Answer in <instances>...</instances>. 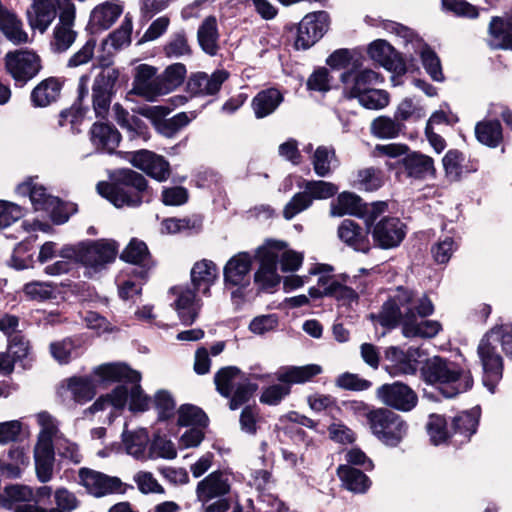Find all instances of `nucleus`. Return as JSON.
<instances>
[{
    "mask_svg": "<svg viewBox=\"0 0 512 512\" xmlns=\"http://www.w3.org/2000/svg\"><path fill=\"white\" fill-rule=\"evenodd\" d=\"M79 477L83 486L96 498L107 494L125 493V489H122L124 484L118 477L109 476L89 468H81Z\"/></svg>",
    "mask_w": 512,
    "mask_h": 512,
    "instance_id": "18",
    "label": "nucleus"
},
{
    "mask_svg": "<svg viewBox=\"0 0 512 512\" xmlns=\"http://www.w3.org/2000/svg\"><path fill=\"white\" fill-rule=\"evenodd\" d=\"M229 490L227 480L223 478L222 472L217 470L198 482L196 493L200 500H210L227 494Z\"/></svg>",
    "mask_w": 512,
    "mask_h": 512,
    "instance_id": "35",
    "label": "nucleus"
},
{
    "mask_svg": "<svg viewBox=\"0 0 512 512\" xmlns=\"http://www.w3.org/2000/svg\"><path fill=\"white\" fill-rule=\"evenodd\" d=\"M122 12L121 5L112 1H105L91 11L88 26L97 27L99 30H107L117 21Z\"/></svg>",
    "mask_w": 512,
    "mask_h": 512,
    "instance_id": "34",
    "label": "nucleus"
},
{
    "mask_svg": "<svg viewBox=\"0 0 512 512\" xmlns=\"http://www.w3.org/2000/svg\"><path fill=\"white\" fill-rule=\"evenodd\" d=\"M121 438L127 454L136 459H140L144 456L146 446L149 442L148 431L145 428L135 431L124 430Z\"/></svg>",
    "mask_w": 512,
    "mask_h": 512,
    "instance_id": "41",
    "label": "nucleus"
},
{
    "mask_svg": "<svg viewBox=\"0 0 512 512\" xmlns=\"http://www.w3.org/2000/svg\"><path fill=\"white\" fill-rule=\"evenodd\" d=\"M330 16L326 11L308 13L296 25V50H307L316 44L328 31Z\"/></svg>",
    "mask_w": 512,
    "mask_h": 512,
    "instance_id": "9",
    "label": "nucleus"
},
{
    "mask_svg": "<svg viewBox=\"0 0 512 512\" xmlns=\"http://www.w3.org/2000/svg\"><path fill=\"white\" fill-rule=\"evenodd\" d=\"M129 384H132L129 395V410L134 414L148 411L152 398L144 392L140 382H130Z\"/></svg>",
    "mask_w": 512,
    "mask_h": 512,
    "instance_id": "58",
    "label": "nucleus"
},
{
    "mask_svg": "<svg viewBox=\"0 0 512 512\" xmlns=\"http://www.w3.org/2000/svg\"><path fill=\"white\" fill-rule=\"evenodd\" d=\"M374 245L388 250L398 247L406 237V225L398 218L385 216L370 229Z\"/></svg>",
    "mask_w": 512,
    "mask_h": 512,
    "instance_id": "13",
    "label": "nucleus"
},
{
    "mask_svg": "<svg viewBox=\"0 0 512 512\" xmlns=\"http://www.w3.org/2000/svg\"><path fill=\"white\" fill-rule=\"evenodd\" d=\"M356 99L367 109L379 110L389 104L390 95L386 90L372 88Z\"/></svg>",
    "mask_w": 512,
    "mask_h": 512,
    "instance_id": "64",
    "label": "nucleus"
},
{
    "mask_svg": "<svg viewBox=\"0 0 512 512\" xmlns=\"http://www.w3.org/2000/svg\"><path fill=\"white\" fill-rule=\"evenodd\" d=\"M118 254V243L114 240H88L80 242L79 263L95 271L115 261Z\"/></svg>",
    "mask_w": 512,
    "mask_h": 512,
    "instance_id": "10",
    "label": "nucleus"
},
{
    "mask_svg": "<svg viewBox=\"0 0 512 512\" xmlns=\"http://www.w3.org/2000/svg\"><path fill=\"white\" fill-rule=\"evenodd\" d=\"M31 9L27 11V20L33 30L46 32L57 15V0H32Z\"/></svg>",
    "mask_w": 512,
    "mask_h": 512,
    "instance_id": "25",
    "label": "nucleus"
},
{
    "mask_svg": "<svg viewBox=\"0 0 512 512\" xmlns=\"http://www.w3.org/2000/svg\"><path fill=\"white\" fill-rule=\"evenodd\" d=\"M91 141L98 148L113 154L122 139L117 128L108 122H95L90 129Z\"/></svg>",
    "mask_w": 512,
    "mask_h": 512,
    "instance_id": "29",
    "label": "nucleus"
},
{
    "mask_svg": "<svg viewBox=\"0 0 512 512\" xmlns=\"http://www.w3.org/2000/svg\"><path fill=\"white\" fill-rule=\"evenodd\" d=\"M156 74V68L147 64H141L136 68V74L133 82V93L140 96L150 94L162 95L163 89L160 87L159 79L151 82Z\"/></svg>",
    "mask_w": 512,
    "mask_h": 512,
    "instance_id": "32",
    "label": "nucleus"
},
{
    "mask_svg": "<svg viewBox=\"0 0 512 512\" xmlns=\"http://www.w3.org/2000/svg\"><path fill=\"white\" fill-rule=\"evenodd\" d=\"M358 62L353 63V67L345 71L340 76V81L344 84L343 94L347 99H355L363 93L372 89V85L384 81V77L372 69L356 70Z\"/></svg>",
    "mask_w": 512,
    "mask_h": 512,
    "instance_id": "14",
    "label": "nucleus"
},
{
    "mask_svg": "<svg viewBox=\"0 0 512 512\" xmlns=\"http://www.w3.org/2000/svg\"><path fill=\"white\" fill-rule=\"evenodd\" d=\"M481 407L476 405L469 410L458 412L450 420V432L453 435L452 445L461 446L471 441L478 431L481 419Z\"/></svg>",
    "mask_w": 512,
    "mask_h": 512,
    "instance_id": "16",
    "label": "nucleus"
},
{
    "mask_svg": "<svg viewBox=\"0 0 512 512\" xmlns=\"http://www.w3.org/2000/svg\"><path fill=\"white\" fill-rule=\"evenodd\" d=\"M330 214L331 216L337 217L348 214L358 218H364L367 214V203L357 194L344 191L338 194L336 203H331Z\"/></svg>",
    "mask_w": 512,
    "mask_h": 512,
    "instance_id": "28",
    "label": "nucleus"
},
{
    "mask_svg": "<svg viewBox=\"0 0 512 512\" xmlns=\"http://www.w3.org/2000/svg\"><path fill=\"white\" fill-rule=\"evenodd\" d=\"M475 137L481 144L496 148L503 141V129L498 119L481 120L475 125Z\"/></svg>",
    "mask_w": 512,
    "mask_h": 512,
    "instance_id": "38",
    "label": "nucleus"
},
{
    "mask_svg": "<svg viewBox=\"0 0 512 512\" xmlns=\"http://www.w3.org/2000/svg\"><path fill=\"white\" fill-rule=\"evenodd\" d=\"M16 191L19 195L29 196L36 211H48V208L51 207L52 198L56 197L49 194L43 185L34 183L31 177L20 183Z\"/></svg>",
    "mask_w": 512,
    "mask_h": 512,
    "instance_id": "33",
    "label": "nucleus"
},
{
    "mask_svg": "<svg viewBox=\"0 0 512 512\" xmlns=\"http://www.w3.org/2000/svg\"><path fill=\"white\" fill-rule=\"evenodd\" d=\"M68 390L78 403H85L92 400L96 394L93 381L88 377H71L68 379Z\"/></svg>",
    "mask_w": 512,
    "mask_h": 512,
    "instance_id": "47",
    "label": "nucleus"
},
{
    "mask_svg": "<svg viewBox=\"0 0 512 512\" xmlns=\"http://www.w3.org/2000/svg\"><path fill=\"white\" fill-rule=\"evenodd\" d=\"M5 68L15 85L23 87L42 69L41 58L32 50L9 51L5 55Z\"/></svg>",
    "mask_w": 512,
    "mask_h": 512,
    "instance_id": "8",
    "label": "nucleus"
},
{
    "mask_svg": "<svg viewBox=\"0 0 512 512\" xmlns=\"http://www.w3.org/2000/svg\"><path fill=\"white\" fill-rule=\"evenodd\" d=\"M163 52L167 57H180L191 55L192 50L188 44L185 30H180L171 35L169 41L163 47Z\"/></svg>",
    "mask_w": 512,
    "mask_h": 512,
    "instance_id": "53",
    "label": "nucleus"
},
{
    "mask_svg": "<svg viewBox=\"0 0 512 512\" xmlns=\"http://www.w3.org/2000/svg\"><path fill=\"white\" fill-rule=\"evenodd\" d=\"M284 97L277 88H267L259 91L252 99L251 106L257 119L272 114L282 103Z\"/></svg>",
    "mask_w": 512,
    "mask_h": 512,
    "instance_id": "31",
    "label": "nucleus"
},
{
    "mask_svg": "<svg viewBox=\"0 0 512 512\" xmlns=\"http://www.w3.org/2000/svg\"><path fill=\"white\" fill-rule=\"evenodd\" d=\"M367 53L372 60L397 76H403L408 72L404 55L384 39L371 42Z\"/></svg>",
    "mask_w": 512,
    "mask_h": 512,
    "instance_id": "15",
    "label": "nucleus"
},
{
    "mask_svg": "<svg viewBox=\"0 0 512 512\" xmlns=\"http://www.w3.org/2000/svg\"><path fill=\"white\" fill-rule=\"evenodd\" d=\"M332 294L329 297L334 298L341 306L350 308L353 303L358 304L360 296L355 289L337 280L330 283Z\"/></svg>",
    "mask_w": 512,
    "mask_h": 512,
    "instance_id": "60",
    "label": "nucleus"
},
{
    "mask_svg": "<svg viewBox=\"0 0 512 512\" xmlns=\"http://www.w3.org/2000/svg\"><path fill=\"white\" fill-rule=\"evenodd\" d=\"M190 274L191 283L195 290L209 297L211 295V286L214 285L219 277L217 265L212 260L202 259L193 265Z\"/></svg>",
    "mask_w": 512,
    "mask_h": 512,
    "instance_id": "26",
    "label": "nucleus"
},
{
    "mask_svg": "<svg viewBox=\"0 0 512 512\" xmlns=\"http://www.w3.org/2000/svg\"><path fill=\"white\" fill-rule=\"evenodd\" d=\"M129 80L127 75H120L117 68L100 72L94 79L92 85V106L95 116L106 119L109 113L113 97L116 95L121 83L126 84Z\"/></svg>",
    "mask_w": 512,
    "mask_h": 512,
    "instance_id": "7",
    "label": "nucleus"
},
{
    "mask_svg": "<svg viewBox=\"0 0 512 512\" xmlns=\"http://www.w3.org/2000/svg\"><path fill=\"white\" fill-rule=\"evenodd\" d=\"M305 189L313 200H324L334 197L338 193V186L323 180H310L305 182Z\"/></svg>",
    "mask_w": 512,
    "mask_h": 512,
    "instance_id": "59",
    "label": "nucleus"
},
{
    "mask_svg": "<svg viewBox=\"0 0 512 512\" xmlns=\"http://www.w3.org/2000/svg\"><path fill=\"white\" fill-rule=\"evenodd\" d=\"M23 292L29 300L45 301L56 298L54 287L48 282L33 281L26 283Z\"/></svg>",
    "mask_w": 512,
    "mask_h": 512,
    "instance_id": "62",
    "label": "nucleus"
},
{
    "mask_svg": "<svg viewBox=\"0 0 512 512\" xmlns=\"http://www.w3.org/2000/svg\"><path fill=\"white\" fill-rule=\"evenodd\" d=\"M151 403L158 412V422H166L174 417L176 402L168 390H157Z\"/></svg>",
    "mask_w": 512,
    "mask_h": 512,
    "instance_id": "48",
    "label": "nucleus"
},
{
    "mask_svg": "<svg viewBox=\"0 0 512 512\" xmlns=\"http://www.w3.org/2000/svg\"><path fill=\"white\" fill-rule=\"evenodd\" d=\"M370 229H363L356 221L344 219L337 230L339 239L355 251L368 253L370 251V241L368 235Z\"/></svg>",
    "mask_w": 512,
    "mask_h": 512,
    "instance_id": "24",
    "label": "nucleus"
},
{
    "mask_svg": "<svg viewBox=\"0 0 512 512\" xmlns=\"http://www.w3.org/2000/svg\"><path fill=\"white\" fill-rule=\"evenodd\" d=\"M66 79L50 76L41 80L30 93V103L34 108H46L56 104L62 97Z\"/></svg>",
    "mask_w": 512,
    "mask_h": 512,
    "instance_id": "21",
    "label": "nucleus"
},
{
    "mask_svg": "<svg viewBox=\"0 0 512 512\" xmlns=\"http://www.w3.org/2000/svg\"><path fill=\"white\" fill-rule=\"evenodd\" d=\"M126 159L131 165L158 182L166 181L171 175L169 161L151 150L140 149L126 152Z\"/></svg>",
    "mask_w": 512,
    "mask_h": 512,
    "instance_id": "11",
    "label": "nucleus"
},
{
    "mask_svg": "<svg viewBox=\"0 0 512 512\" xmlns=\"http://www.w3.org/2000/svg\"><path fill=\"white\" fill-rule=\"evenodd\" d=\"M77 38V32L72 27L56 25L53 30L51 47L54 52L63 53L67 51Z\"/></svg>",
    "mask_w": 512,
    "mask_h": 512,
    "instance_id": "55",
    "label": "nucleus"
},
{
    "mask_svg": "<svg viewBox=\"0 0 512 512\" xmlns=\"http://www.w3.org/2000/svg\"><path fill=\"white\" fill-rule=\"evenodd\" d=\"M307 403L309 407L317 413L329 410V415L332 419H336L333 413L334 411L338 414L342 412L340 406L337 404L336 398L329 394H311L307 397Z\"/></svg>",
    "mask_w": 512,
    "mask_h": 512,
    "instance_id": "56",
    "label": "nucleus"
},
{
    "mask_svg": "<svg viewBox=\"0 0 512 512\" xmlns=\"http://www.w3.org/2000/svg\"><path fill=\"white\" fill-rule=\"evenodd\" d=\"M499 345L502 346V335L495 336L491 330L483 335L477 347V355L482 367V383L492 394L496 392L504 372V360L498 351Z\"/></svg>",
    "mask_w": 512,
    "mask_h": 512,
    "instance_id": "5",
    "label": "nucleus"
},
{
    "mask_svg": "<svg viewBox=\"0 0 512 512\" xmlns=\"http://www.w3.org/2000/svg\"><path fill=\"white\" fill-rule=\"evenodd\" d=\"M237 377L247 380L245 374L237 366L220 368L214 375L216 391L224 398L230 397L235 388L234 380Z\"/></svg>",
    "mask_w": 512,
    "mask_h": 512,
    "instance_id": "40",
    "label": "nucleus"
},
{
    "mask_svg": "<svg viewBox=\"0 0 512 512\" xmlns=\"http://www.w3.org/2000/svg\"><path fill=\"white\" fill-rule=\"evenodd\" d=\"M377 397L387 406L401 412H410L418 404L416 392L407 384L396 381L377 389Z\"/></svg>",
    "mask_w": 512,
    "mask_h": 512,
    "instance_id": "12",
    "label": "nucleus"
},
{
    "mask_svg": "<svg viewBox=\"0 0 512 512\" xmlns=\"http://www.w3.org/2000/svg\"><path fill=\"white\" fill-rule=\"evenodd\" d=\"M186 73L187 69L183 63H174L169 65L164 70L162 77L159 79L160 87L163 89V94L182 85L185 80Z\"/></svg>",
    "mask_w": 512,
    "mask_h": 512,
    "instance_id": "49",
    "label": "nucleus"
},
{
    "mask_svg": "<svg viewBox=\"0 0 512 512\" xmlns=\"http://www.w3.org/2000/svg\"><path fill=\"white\" fill-rule=\"evenodd\" d=\"M132 27V19L125 16L120 27L111 32L108 38L102 41L101 51L105 52L109 40L111 41V46L115 49L121 48L124 44H130Z\"/></svg>",
    "mask_w": 512,
    "mask_h": 512,
    "instance_id": "51",
    "label": "nucleus"
},
{
    "mask_svg": "<svg viewBox=\"0 0 512 512\" xmlns=\"http://www.w3.org/2000/svg\"><path fill=\"white\" fill-rule=\"evenodd\" d=\"M417 348L409 347L406 351L398 346H390L385 350V359L390 364L385 366L389 375H414L417 372L418 360L415 358Z\"/></svg>",
    "mask_w": 512,
    "mask_h": 512,
    "instance_id": "19",
    "label": "nucleus"
},
{
    "mask_svg": "<svg viewBox=\"0 0 512 512\" xmlns=\"http://www.w3.org/2000/svg\"><path fill=\"white\" fill-rule=\"evenodd\" d=\"M197 39L201 49L210 56H215L219 50V31L217 19L210 15L206 17L197 31Z\"/></svg>",
    "mask_w": 512,
    "mask_h": 512,
    "instance_id": "36",
    "label": "nucleus"
},
{
    "mask_svg": "<svg viewBox=\"0 0 512 512\" xmlns=\"http://www.w3.org/2000/svg\"><path fill=\"white\" fill-rule=\"evenodd\" d=\"M419 43L421 44L419 56L426 73L430 76V78L433 81L444 82L445 75L443 73L442 64L439 56L434 51V49L424 40L423 42Z\"/></svg>",
    "mask_w": 512,
    "mask_h": 512,
    "instance_id": "42",
    "label": "nucleus"
},
{
    "mask_svg": "<svg viewBox=\"0 0 512 512\" xmlns=\"http://www.w3.org/2000/svg\"><path fill=\"white\" fill-rule=\"evenodd\" d=\"M416 297V290L399 285L390 289V294L383 302L380 311L369 314L368 318L387 330L403 326L407 313L414 311L413 305L416 303Z\"/></svg>",
    "mask_w": 512,
    "mask_h": 512,
    "instance_id": "4",
    "label": "nucleus"
},
{
    "mask_svg": "<svg viewBox=\"0 0 512 512\" xmlns=\"http://www.w3.org/2000/svg\"><path fill=\"white\" fill-rule=\"evenodd\" d=\"M260 420V408L258 405L256 403L247 404L239 416L240 429L248 435H256L260 428L258 425Z\"/></svg>",
    "mask_w": 512,
    "mask_h": 512,
    "instance_id": "52",
    "label": "nucleus"
},
{
    "mask_svg": "<svg viewBox=\"0 0 512 512\" xmlns=\"http://www.w3.org/2000/svg\"><path fill=\"white\" fill-rule=\"evenodd\" d=\"M119 258L129 264L154 262L147 244L138 238H132L130 240L128 245L120 253Z\"/></svg>",
    "mask_w": 512,
    "mask_h": 512,
    "instance_id": "45",
    "label": "nucleus"
},
{
    "mask_svg": "<svg viewBox=\"0 0 512 512\" xmlns=\"http://www.w3.org/2000/svg\"><path fill=\"white\" fill-rule=\"evenodd\" d=\"M287 247L286 242L280 240H267L265 245L256 249L254 258L259 262L256 271V278L260 279L262 274H273L277 272L279 262L278 252Z\"/></svg>",
    "mask_w": 512,
    "mask_h": 512,
    "instance_id": "27",
    "label": "nucleus"
},
{
    "mask_svg": "<svg viewBox=\"0 0 512 512\" xmlns=\"http://www.w3.org/2000/svg\"><path fill=\"white\" fill-rule=\"evenodd\" d=\"M404 128V123L399 122L395 117L382 115L373 119L370 130L379 139H393L398 137Z\"/></svg>",
    "mask_w": 512,
    "mask_h": 512,
    "instance_id": "44",
    "label": "nucleus"
},
{
    "mask_svg": "<svg viewBox=\"0 0 512 512\" xmlns=\"http://www.w3.org/2000/svg\"><path fill=\"white\" fill-rule=\"evenodd\" d=\"M423 381L427 384H441L440 393L445 398H454L472 389L474 379L470 370L461 369L455 362L441 356L427 359L420 368Z\"/></svg>",
    "mask_w": 512,
    "mask_h": 512,
    "instance_id": "2",
    "label": "nucleus"
},
{
    "mask_svg": "<svg viewBox=\"0 0 512 512\" xmlns=\"http://www.w3.org/2000/svg\"><path fill=\"white\" fill-rule=\"evenodd\" d=\"M399 163L404 167L407 177L415 180H424L428 177L436 178V168L432 157L420 151H409Z\"/></svg>",
    "mask_w": 512,
    "mask_h": 512,
    "instance_id": "23",
    "label": "nucleus"
},
{
    "mask_svg": "<svg viewBox=\"0 0 512 512\" xmlns=\"http://www.w3.org/2000/svg\"><path fill=\"white\" fill-rule=\"evenodd\" d=\"M228 78L229 72L224 69L215 70L210 76L206 72H195L189 76L186 90L191 96H213L220 91Z\"/></svg>",
    "mask_w": 512,
    "mask_h": 512,
    "instance_id": "20",
    "label": "nucleus"
},
{
    "mask_svg": "<svg viewBox=\"0 0 512 512\" xmlns=\"http://www.w3.org/2000/svg\"><path fill=\"white\" fill-rule=\"evenodd\" d=\"M258 390V384L245 381L239 383L233 390L229 398L228 406L230 410H237L247 404Z\"/></svg>",
    "mask_w": 512,
    "mask_h": 512,
    "instance_id": "54",
    "label": "nucleus"
},
{
    "mask_svg": "<svg viewBox=\"0 0 512 512\" xmlns=\"http://www.w3.org/2000/svg\"><path fill=\"white\" fill-rule=\"evenodd\" d=\"M322 371L318 364L282 366L275 374L279 383L263 388L259 401L268 406H277L291 394L293 385L311 382Z\"/></svg>",
    "mask_w": 512,
    "mask_h": 512,
    "instance_id": "3",
    "label": "nucleus"
},
{
    "mask_svg": "<svg viewBox=\"0 0 512 512\" xmlns=\"http://www.w3.org/2000/svg\"><path fill=\"white\" fill-rule=\"evenodd\" d=\"M465 154L458 149H450L442 159L446 177L451 182H458L462 178Z\"/></svg>",
    "mask_w": 512,
    "mask_h": 512,
    "instance_id": "46",
    "label": "nucleus"
},
{
    "mask_svg": "<svg viewBox=\"0 0 512 512\" xmlns=\"http://www.w3.org/2000/svg\"><path fill=\"white\" fill-rule=\"evenodd\" d=\"M177 413V425L180 427L197 426L204 429L209 425V417L205 411L193 404H182Z\"/></svg>",
    "mask_w": 512,
    "mask_h": 512,
    "instance_id": "43",
    "label": "nucleus"
},
{
    "mask_svg": "<svg viewBox=\"0 0 512 512\" xmlns=\"http://www.w3.org/2000/svg\"><path fill=\"white\" fill-rule=\"evenodd\" d=\"M253 257L249 252L243 251L233 255L224 265L223 282L225 288L234 286H249L251 283Z\"/></svg>",
    "mask_w": 512,
    "mask_h": 512,
    "instance_id": "17",
    "label": "nucleus"
},
{
    "mask_svg": "<svg viewBox=\"0 0 512 512\" xmlns=\"http://www.w3.org/2000/svg\"><path fill=\"white\" fill-rule=\"evenodd\" d=\"M425 428L429 436L430 442L433 445H452V440H454V438L452 433L450 432V422H448L445 415L437 413L429 414Z\"/></svg>",
    "mask_w": 512,
    "mask_h": 512,
    "instance_id": "37",
    "label": "nucleus"
},
{
    "mask_svg": "<svg viewBox=\"0 0 512 512\" xmlns=\"http://www.w3.org/2000/svg\"><path fill=\"white\" fill-rule=\"evenodd\" d=\"M99 385L107 386L112 383L141 382L142 375L125 362L101 364L94 369Z\"/></svg>",
    "mask_w": 512,
    "mask_h": 512,
    "instance_id": "22",
    "label": "nucleus"
},
{
    "mask_svg": "<svg viewBox=\"0 0 512 512\" xmlns=\"http://www.w3.org/2000/svg\"><path fill=\"white\" fill-rule=\"evenodd\" d=\"M47 212H49V217L53 224L62 225L78 212V205L73 202L64 201L56 196L52 198L51 207L48 208Z\"/></svg>",
    "mask_w": 512,
    "mask_h": 512,
    "instance_id": "50",
    "label": "nucleus"
},
{
    "mask_svg": "<svg viewBox=\"0 0 512 512\" xmlns=\"http://www.w3.org/2000/svg\"><path fill=\"white\" fill-rule=\"evenodd\" d=\"M406 316V321L402 326V334L407 338L430 339L442 330V325L437 320H424L418 323L415 311H409Z\"/></svg>",
    "mask_w": 512,
    "mask_h": 512,
    "instance_id": "30",
    "label": "nucleus"
},
{
    "mask_svg": "<svg viewBox=\"0 0 512 512\" xmlns=\"http://www.w3.org/2000/svg\"><path fill=\"white\" fill-rule=\"evenodd\" d=\"M26 209L16 203L0 200V230H3L25 216Z\"/></svg>",
    "mask_w": 512,
    "mask_h": 512,
    "instance_id": "61",
    "label": "nucleus"
},
{
    "mask_svg": "<svg viewBox=\"0 0 512 512\" xmlns=\"http://www.w3.org/2000/svg\"><path fill=\"white\" fill-rule=\"evenodd\" d=\"M88 111V106H79L73 103L70 107L64 108L58 113L57 125L58 127H64L67 124L71 126L80 125Z\"/></svg>",
    "mask_w": 512,
    "mask_h": 512,
    "instance_id": "63",
    "label": "nucleus"
},
{
    "mask_svg": "<svg viewBox=\"0 0 512 512\" xmlns=\"http://www.w3.org/2000/svg\"><path fill=\"white\" fill-rule=\"evenodd\" d=\"M372 434L385 446L395 448L407 437L409 425L389 408L375 409L369 424Z\"/></svg>",
    "mask_w": 512,
    "mask_h": 512,
    "instance_id": "6",
    "label": "nucleus"
},
{
    "mask_svg": "<svg viewBox=\"0 0 512 512\" xmlns=\"http://www.w3.org/2000/svg\"><path fill=\"white\" fill-rule=\"evenodd\" d=\"M96 189L116 208L139 207L154 198V190L145 176L130 168L113 170L109 174V181L98 182Z\"/></svg>",
    "mask_w": 512,
    "mask_h": 512,
    "instance_id": "1",
    "label": "nucleus"
},
{
    "mask_svg": "<svg viewBox=\"0 0 512 512\" xmlns=\"http://www.w3.org/2000/svg\"><path fill=\"white\" fill-rule=\"evenodd\" d=\"M337 475L346 489L355 493H364L371 485V480L362 470L350 465H340Z\"/></svg>",
    "mask_w": 512,
    "mask_h": 512,
    "instance_id": "39",
    "label": "nucleus"
},
{
    "mask_svg": "<svg viewBox=\"0 0 512 512\" xmlns=\"http://www.w3.org/2000/svg\"><path fill=\"white\" fill-rule=\"evenodd\" d=\"M336 153L334 148L326 146H318L312 157V164L315 173L320 177H326L331 173L330 162L331 158H335Z\"/></svg>",
    "mask_w": 512,
    "mask_h": 512,
    "instance_id": "57",
    "label": "nucleus"
}]
</instances>
